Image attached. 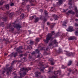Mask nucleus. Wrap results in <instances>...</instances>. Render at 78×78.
<instances>
[{"label":"nucleus","mask_w":78,"mask_h":78,"mask_svg":"<svg viewBox=\"0 0 78 78\" xmlns=\"http://www.w3.org/2000/svg\"><path fill=\"white\" fill-rule=\"evenodd\" d=\"M9 56H11V57L13 56V53H12L10 55H9Z\"/></svg>","instance_id":"obj_43"},{"label":"nucleus","mask_w":78,"mask_h":78,"mask_svg":"<svg viewBox=\"0 0 78 78\" xmlns=\"http://www.w3.org/2000/svg\"><path fill=\"white\" fill-rule=\"evenodd\" d=\"M34 17H36V16L35 15H34L30 17V20H33V19H34Z\"/></svg>","instance_id":"obj_23"},{"label":"nucleus","mask_w":78,"mask_h":78,"mask_svg":"<svg viewBox=\"0 0 78 78\" xmlns=\"http://www.w3.org/2000/svg\"><path fill=\"white\" fill-rule=\"evenodd\" d=\"M76 39V38L75 37L72 36L69 37L68 40L69 41H72V40H74V39Z\"/></svg>","instance_id":"obj_10"},{"label":"nucleus","mask_w":78,"mask_h":78,"mask_svg":"<svg viewBox=\"0 0 78 78\" xmlns=\"http://www.w3.org/2000/svg\"><path fill=\"white\" fill-rule=\"evenodd\" d=\"M52 42L53 45L55 44H58V43L57 42V41H56V40H54Z\"/></svg>","instance_id":"obj_18"},{"label":"nucleus","mask_w":78,"mask_h":78,"mask_svg":"<svg viewBox=\"0 0 78 78\" xmlns=\"http://www.w3.org/2000/svg\"><path fill=\"white\" fill-rule=\"evenodd\" d=\"M69 72H70V73L72 72V70H71V69H69Z\"/></svg>","instance_id":"obj_59"},{"label":"nucleus","mask_w":78,"mask_h":78,"mask_svg":"<svg viewBox=\"0 0 78 78\" xmlns=\"http://www.w3.org/2000/svg\"><path fill=\"white\" fill-rule=\"evenodd\" d=\"M19 11H20V12H21V11H23V9H20L19 10Z\"/></svg>","instance_id":"obj_48"},{"label":"nucleus","mask_w":78,"mask_h":78,"mask_svg":"<svg viewBox=\"0 0 78 78\" xmlns=\"http://www.w3.org/2000/svg\"><path fill=\"white\" fill-rule=\"evenodd\" d=\"M66 55L68 56H73V57L75 55V52H68L66 53Z\"/></svg>","instance_id":"obj_6"},{"label":"nucleus","mask_w":78,"mask_h":78,"mask_svg":"<svg viewBox=\"0 0 78 78\" xmlns=\"http://www.w3.org/2000/svg\"><path fill=\"white\" fill-rule=\"evenodd\" d=\"M28 32H29V34H31V30H28Z\"/></svg>","instance_id":"obj_63"},{"label":"nucleus","mask_w":78,"mask_h":78,"mask_svg":"<svg viewBox=\"0 0 78 78\" xmlns=\"http://www.w3.org/2000/svg\"><path fill=\"white\" fill-rule=\"evenodd\" d=\"M14 62H17V61L16 60H15L12 62V64H13L14 63Z\"/></svg>","instance_id":"obj_45"},{"label":"nucleus","mask_w":78,"mask_h":78,"mask_svg":"<svg viewBox=\"0 0 78 78\" xmlns=\"http://www.w3.org/2000/svg\"><path fill=\"white\" fill-rule=\"evenodd\" d=\"M20 58H22V57H23V54H21L19 55Z\"/></svg>","instance_id":"obj_47"},{"label":"nucleus","mask_w":78,"mask_h":78,"mask_svg":"<svg viewBox=\"0 0 78 78\" xmlns=\"http://www.w3.org/2000/svg\"><path fill=\"white\" fill-rule=\"evenodd\" d=\"M68 4L69 5H72V2H69Z\"/></svg>","instance_id":"obj_54"},{"label":"nucleus","mask_w":78,"mask_h":78,"mask_svg":"<svg viewBox=\"0 0 78 78\" xmlns=\"http://www.w3.org/2000/svg\"><path fill=\"white\" fill-rule=\"evenodd\" d=\"M19 77V76H15L13 78H18Z\"/></svg>","instance_id":"obj_52"},{"label":"nucleus","mask_w":78,"mask_h":78,"mask_svg":"<svg viewBox=\"0 0 78 78\" xmlns=\"http://www.w3.org/2000/svg\"><path fill=\"white\" fill-rule=\"evenodd\" d=\"M47 25H50V23L49 22H47Z\"/></svg>","instance_id":"obj_53"},{"label":"nucleus","mask_w":78,"mask_h":78,"mask_svg":"<svg viewBox=\"0 0 78 78\" xmlns=\"http://www.w3.org/2000/svg\"><path fill=\"white\" fill-rule=\"evenodd\" d=\"M40 20H43V22H42V23H43L44 24L47 21V19L45 17L42 16H40Z\"/></svg>","instance_id":"obj_5"},{"label":"nucleus","mask_w":78,"mask_h":78,"mask_svg":"<svg viewBox=\"0 0 78 78\" xmlns=\"http://www.w3.org/2000/svg\"><path fill=\"white\" fill-rule=\"evenodd\" d=\"M35 74L36 76H39V75H41V73L39 72H37L35 73Z\"/></svg>","instance_id":"obj_20"},{"label":"nucleus","mask_w":78,"mask_h":78,"mask_svg":"<svg viewBox=\"0 0 78 78\" xmlns=\"http://www.w3.org/2000/svg\"><path fill=\"white\" fill-rule=\"evenodd\" d=\"M48 61H50V62H52V61H54L53 60V58H51L50 59H49L48 60Z\"/></svg>","instance_id":"obj_29"},{"label":"nucleus","mask_w":78,"mask_h":78,"mask_svg":"<svg viewBox=\"0 0 78 78\" xmlns=\"http://www.w3.org/2000/svg\"><path fill=\"white\" fill-rule=\"evenodd\" d=\"M48 48H46V51H47V50H48Z\"/></svg>","instance_id":"obj_62"},{"label":"nucleus","mask_w":78,"mask_h":78,"mask_svg":"<svg viewBox=\"0 0 78 78\" xmlns=\"http://www.w3.org/2000/svg\"><path fill=\"white\" fill-rule=\"evenodd\" d=\"M58 73L59 72L58 71H55L54 72V74H55V75H57V74H58Z\"/></svg>","instance_id":"obj_35"},{"label":"nucleus","mask_w":78,"mask_h":78,"mask_svg":"<svg viewBox=\"0 0 78 78\" xmlns=\"http://www.w3.org/2000/svg\"><path fill=\"white\" fill-rule=\"evenodd\" d=\"M64 23L65 24H62L63 26H66V22H65Z\"/></svg>","instance_id":"obj_50"},{"label":"nucleus","mask_w":78,"mask_h":78,"mask_svg":"<svg viewBox=\"0 0 78 78\" xmlns=\"http://www.w3.org/2000/svg\"><path fill=\"white\" fill-rule=\"evenodd\" d=\"M40 11L41 12H43V10L42 9H41L40 10Z\"/></svg>","instance_id":"obj_57"},{"label":"nucleus","mask_w":78,"mask_h":78,"mask_svg":"<svg viewBox=\"0 0 78 78\" xmlns=\"http://www.w3.org/2000/svg\"><path fill=\"white\" fill-rule=\"evenodd\" d=\"M12 69V66L9 67L7 69V71H6L7 73L6 74L7 75L9 76V73H11V72H12V71L11 70Z\"/></svg>","instance_id":"obj_4"},{"label":"nucleus","mask_w":78,"mask_h":78,"mask_svg":"<svg viewBox=\"0 0 78 78\" xmlns=\"http://www.w3.org/2000/svg\"><path fill=\"white\" fill-rule=\"evenodd\" d=\"M53 17H54V19H55V20H58V18H59V17L58 16H57V15L55 14L53 15H52Z\"/></svg>","instance_id":"obj_13"},{"label":"nucleus","mask_w":78,"mask_h":78,"mask_svg":"<svg viewBox=\"0 0 78 78\" xmlns=\"http://www.w3.org/2000/svg\"><path fill=\"white\" fill-rule=\"evenodd\" d=\"M5 7L7 9H9V4H7L5 5Z\"/></svg>","instance_id":"obj_22"},{"label":"nucleus","mask_w":78,"mask_h":78,"mask_svg":"<svg viewBox=\"0 0 78 78\" xmlns=\"http://www.w3.org/2000/svg\"><path fill=\"white\" fill-rule=\"evenodd\" d=\"M33 43H34V42L33 41H30V45H33Z\"/></svg>","instance_id":"obj_39"},{"label":"nucleus","mask_w":78,"mask_h":78,"mask_svg":"<svg viewBox=\"0 0 78 78\" xmlns=\"http://www.w3.org/2000/svg\"><path fill=\"white\" fill-rule=\"evenodd\" d=\"M74 26L75 27H78V24H77V23H75L74 24Z\"/></svg>","instance_id":"obj_46"},{"label":"nucleus","mask_w":78,"mask_h":78,"mask_svg":"<svg viewBox=\"0 0 78 78\" xmlns=\"http://www.w3.org/2000/svg\"><path fill=\"white\" fill-rule=\"evenodd\" d=\"M75 21H76V22H77V21H78V19H75Z\"/></svg>","instance_id":"obj_64"},{"label":"nucleus","mask_w":78,"mask_h":78,"mask_svg":"<svg viewBox=\"0 0 78 78\" xmlns=\"http://www.w3.org/2000/svg\"><path fill=\"white\" fill-rule=\"evenodd\" d=\"M12 74H13V75H16V73H15V72H13L12 73Z\"/></svg>","instance_id":"obj_61"},{"label":"nucleus","mask_w":78,"mask_h":78,"mask_svg":"<svg viewBox=\"0 0 78 78\" xmlns=\"http://www.w3.org/2000/svg\"><path fill=\"white\" fill-rule=\"evenodd\" d=\"M44 14H45V16H48V13L47 12V11H46V10L44 11Z\"/></svg>","instance_id":"obj_27"},{"label":"nucleus","mask_w":78,"mask_h":78,"mask_svg":"<svg viewBox=\"0 0 78 78\" xmlns=\"http://www.w3.org/2000/svg\"><path fill=\"white\" fill-rule=\"evenodd\" d=\"M40 39L41 38H36L35 39V41H36L37 42H39V41H40Z\"/></svg>","instance_id":"obj_26"},{"label":"nucleus","mask_w":78,"mask_h":78,"mask_svg":"<svg viewBox=\"0 0 78 78\" xmlns=\"http://www.w3.org/2000/svg\"><path fill=\"white\" fill-rule=\"evenodd\" d=\"M35 52L36 53H39V50L38 49H36L35 50Z\"/></svg>","instance_id":"obj_37"},{"label":"nucleus","mask_w":78,"mask_h":78,"mask_svg":"<svg viewBox=\"0 0 78 78\" xmlns=\"http://www.w3.org/2000/svg\"><path fill=\"white\" fill-rule=\"evenodd\" d=\"M53 42H51L48 45V46H50V47H51V46H53Z\"/></svg>","instance_id":"obj_28"},{"label":"nucleus","mask_w":78,"mask_h":78,"mask_svg":"<svg viewBox=\"0 0 78 78\" xmlns=\"http://www.w3.org/2000/svg\"><path fill=\"white\" fill-rule=\"evenodd\" d=\"M32 55H34L35 54V52L34 51H33L32 53H31Z\"/></svg>","instance_id":"obj_49"},{"label":"nucleus","mask_w":78,"mask_h":78,"mask_svg":"<svg viewBox=\"0 0 78 78\" xmlns=\"http://www.w3.org/2000/svg\"><path fill=\"white\" fill-rule=\"evenodd\" d=\"M72 8V7L71 5L69 6V9H71V8Z\"/></svg>","instance_id":"obj_60"},{"label":"nucleus","mask_w":78,"mask_h":78,"mask_svg":"<svg viewBox=\"0 0 78 78\" xmlns=\"http://www.w3.org/2000/svg\"><path fill=\"white\" fill-rule=\"evenodd\" d=\"M14 28H16V29H18L19 28V30L21 28V26H20L19 24H16L15 26H14Z\"/></svg>","instance_id":"obj_11"},{"label":"nucleus","mask_w":78,"mask_h":78,"mask_svg":"<svg viewBox=\"0 0 78 78\" xmlns=\"http://www.w3.org/2000/svg\"><path fill=\"white\" fill-rule=\"evenodd\" d=\"M14 13L13 12H11L10 13H9V16L10 18H11V19H12V17L13 16V15H14Z\"/></svg>","instance_id":"obj_14"},{"label":"nucleus","mask_w":78,"mask_h":78,"mask_svg":"<svg viewBox=\"0 0 78 78\" xmlns=\"http://www.w3.org/2000/svg\"><path fill=\"white\" fill-rule=\"evenodd\" d=\"M29 58H30V59H31V56H30V54H29Z\"/></svg>","instance_id":"obj_58"},{"label":"nucleus","mask_w":78,"mask_h":78,"mask_svg":"<svg viewBox=\"0 0 78 78\" xmlns=\"http://www.w3.org/2000/svg\"><path fill=\"white\" fill-rule=\"evenodd\" d=\"M72 62L73 61H69L68 62V66H70V65L72 64Z\"/></svg>","instance_id":"obj_24"},{"label":"nucleus","mask_w":78,"mask_h":78,"mask_svg":"<svg viewBox=\"0 0 78 78\" xmlns=\"http://www.w3.org/2000/svg\"><path fill=\"white\" fill-rule=\"evenodd\" d=\"M56 52L57 53H61L62 52V50H61V49L59 48L58 50L56 51Z\"/></svg>","instance_id":"obj_21"},{"label":"nucleus","mask_w":78,"mask_h":78,"mask_svg":"<svg viewBox=\"0 0 78 78\" xmlns=\"http://www.w3.org/2000/svg\"><path fill=\"white\" fill-rule=\"evenodd\" d=\"M51 65H55V62H54V60H53L52 62H51Z\"/></svg>","instance_id":"obj_34"},{"label":"nucleus","mask_w":78,"mask_h":78,"mask_svg":"<svg viewBox=\"0 0 78 78\" xmlns=\"http://www.w3.org/2000/svg\"><path fill=\"white\" fill-rule=\"evenodd\" d=\"M62 69H65V66L63 65H62Z\"/></svg>","instance_id":"obj_55"},{"label":"nucleus","mask_w":78,"mask_h":78,"mask_svg":"<svg viewBox=\"0 0 78 78\" xmlns=\"http://www.w3.org/2000/svg\"><path fill=\"white\" fill-rule=\"evenodd\" d=\"M3 70L4 71H2V74H4V73H5V71H6V69H5V68Z\"/></svg>","instance_id":"obj_38"},{"label":"nucleus","mask_w":78,"mask_h":78,"mask_svg":"<svg viewBox=\"0 0 78 78\" xmlns=\"http://www.w3.org/2000/svg\"><path fill=\"white\" fill-rule=\"evenodd\" d=\"M66 30L68 31H70V32H72V31H73L74 30H73V27L69 26V27L68 29Z\"/></svg>","instance_id":"obj_9"},{"label":"nucleus","mask_w":78,"mask_h":78,"mask_svg":"<svg viewBox=\"0 0 78 78\" xmlns=\"http://www.w3.org/2000/svg\"><path fill=\"white\" fill-rule=\"evenodd\" d=\"M58 0V2H57V6H58V5H62V3L63 2L62 1V0Z\"/></svg>","instance_id":"obj_12"},{"label":"nucleus","mask_w":78,"mask_h":78,"mask_svg":"<svg viewBox=\"0 0 78 78\" xmlns=\"http://www.w3.org/2000/svg\"><path fill=\"white\" fill-rule=\"evenodd\" d=\"M11 6H14V4L13 3H12L10 4Z\"/></svg>","instance_id":"obj_40"},{"label":"nucleus","mask_w":78,"mask_h":78,"mask_svg":"<svg viewBox=\"0 0 78 78\" xmlns=\"http://www.w3.org/2000/svg\"><path fill=\"white\" fill-rule=\"evenodd\" d=\"M56 76L57 77V76H58V75H56L55 76H53L51 77H50V78H57L56 77Z\"/></svg>","instance_id":"obj_30"},{"label":"nucleus","mask_w":78,"mask_h":78,"mask_svg":"<svg viewBox=\"0 0 78 78\" xmlns=\"http://www.w3.org/2000/svg\"><path fill=\"white\" fill-rule=\"evenodd\" d=\"M17 52H15V53H13V56L14 58H16L17 56Z\"/></svg>","instance_id":"obj_25"},{"label":"nucleus","mask_w":78,"mask_h":78,"mask_svg":"<svg viewBox=\"0 0 78 78\" xmlns=\"http://www.w3.org/2000/svg\"><path fill=\"white\" fill-rule=\"evenodd\" d=\"M40 18H39L38 17H37L35 19L34 22L35 23H37V22L39 21V20H40Z\"/></svg>","instance_id":"obj_15"},{"label":"nucleus","mask_w":78,"mask_h":78,"mask_svg":"<svg viewBox=\"0 0 78 78\" xmlns=\"http://www.w3.org/2000/svg\"><path fill=\"white\" fill-rule=\"evenodd\" d=\"M74 9L75 11L76 12H77V13H78V9H77V8H76V7Z\"/></svg>","instance_id":"obj_33"},{"label":"nucleus","mask_w":78,"mask_h":78,"mask_svg":"<svg viewBox=\"0 0 78 78\" xmlns=\"http://www.w3.org/2000/svg\"><path fill=\"white\" fill-rule=\"evenodd\" d=\"M21 18H22V19H23L24 18V14H22L20 16Z\"/></svg>","instance_id":"obj_31"},{"label":"nucleus","mask_w":78,"mask_h":78,"mask_svg":"<svg viewBox=\"0 0 78 78\" xmlns=\"http://www.w3.org/2000/svg\"><path fill=\"white\" fill-rule=\"evenodd\" d=\"M75 34L76 35H78V31H76Z\"/></svg>","instance_id":"obj_42"},{"label":"nucleus","mask_w":78,"mask_h":78,"mask_svg":"<svg viewBox=\"0 0 78 78\" xmlns=\"http://www.w3.org/2000/svg\"><path fill=\"white\" fill-rule=\"evenodd\" d=\"M69 3H72V0H69Z\"/></svg>","instance_id":"obj_56"},{"label":"nucleus","mask_w":78,"mask_h":78,"mask_svg":"<svg viewBox=\"0 0 78 78\" xmlns=\"http://www.w3.org/2000/svg\"><path fill=\"white\" fill-rule=\"evenodd\" d=\"M0 18L1 19H2V20L3 21H6V20H7V17H4L3 18H1L0 17Z\"/></svg>","instance_id":"obj_17"},{"label":"nucleus","mask_w":78,"mask_h":78,"mask_svg":"<svg viewBox=\"0 0 78 78\" xmlns=\"http://www.w3.org/2000/svg\"><path fill=\"white\" fill-rule=\"evenodd\" d=\"M55 34V32L52 31L51 33H48L47 35L48 36L46 38V39L44 40V41L46 44H48L49 42V41H53V39L55 38L54 37H52V36Z\"/></svg>","instance_id":"obj_2"},{"label":"nucleus","mask_w":78,"mask_h":78,"mask_svg":"<svg viewBox=\"0 0 78 78\" xmlns=\"http://www.w3.org/2000/svg\"><path fill=\"white\" fill-rule=\"evenodd\" d=\"M30 70H31V68H26L23 67L21 68L19 72L20 77L18 78H22L25 75H27V73L26 72H27L28 71Z\"/></svg>","instance_id":"obj_1"},{"label":"nucleus","mask_w":78,"mask_h":78,"mask_svg":"<svg viewBox=\"0 0 78 78\" xmlns=\"http://www.w3.org/2000/svg\"><path fill=\"white\" fill-rule=\"evenodd\" d=\"M15 25V23H11L10 24L8 25L7 27V29H9V31H14V28H13L14 27V25Z\"/></svg>","instance_id":"obj_3"},{"label":"nucleus","mask_w":78,"mask_h":78,"mask_svg":"<svg viewBox=\"0 0 78 78\" xmlns=\"http://www.w3.org/2000/svg\"><path fill=\"white\" fill-rule=\"evenodd\" d=\"M22 48V46H20L19 48H18L16 49V51L17 53H22V51H21V49Z\"/></svg>","instance_id":"obj_7"},{"label":"nucleus","mask_w":78,"mask_h":78,"mask_svg":"<svg viewBox=\"0 0 78 78\" xmlns=\"http://www.w3.org/2000/svg\"><path fill=\"white\" fill-rule=\"evenodd\" d=\"M26 8L27 10H29V9H30V5H27Z\"/></svg>","instance_id":"obj_32"},{"label":"nucleus","mask_w":78,"mask_h":78,"mask_svg":"<svg viewBox=\"0 0 78 78\" xmlns=\"http://www.w3.org/2000/svg\"><path fill=\"white\" fill-rule=\"evenodd\" d=\"M3 5V3H2V2L0 1V6H2Z\"/></svg>","instance_id":"obj_44"},{"label":"nucleus","mask_w":78,"mask_h":78,"mask_svg":"<svg viewBox=\"0 0 78 78\" xmlns=\"http://www.w3.org/2000/svg\"><path fill=\"white\" fill-rule=\"evenodd\" d=\"M67 10H68V9H67L66 10H65L64 9H63V12H66L67 11Z\"/></svg>","instance_id":"obj_41"},{"label":"nucleus","mask_w":78,"mask_h":78,"mask_svg":"<svg viewBox=\"0 0 78 78\" xmlns=\"http://www.w3.org/2000/svg\"><path fill=\"white\" fill-rule=\"evenodd\" d=\"M2 41H5L6 44H8L9 43V42H10L9 41V39L7 40H6L5 38H4V39H3L2 40Z\"/></svg>","instance_id":"obj_16"},{"label":"nucleus","mask_w":78,"mask_h":78,"mask_svg":"<svg viewBox=\"0 0 78 78\" xmlns=\"http://www.w3.org/2000/svg\"><path fill=\"white\" fill-rule=\"evenodd\" d=\"M51 72V69H49L48 72V73H50V72Z\"/></svg>","instance_id":"obj_51"},{"label":"nucleus","mask_w":78,"mask_h":78,"mask_svg":"<svg viewBox=\"0 0 78 78\" xmlns=\"http://www.w3.org/2000/svg\"><path fill=\"white\" fill-rule=\"evenodd\" d=\"M66 14L67 15H69L70 14H75V12L73 11V10H69L68 12L66 13Z\"/></svg>","instance_id":"obj_8"},{"label":"nucleus","mask_w":78,"mask_h":78,"mask_svg":"<svg viewBox=\"0 0 78 78\" xmlns=\"http://www.w3.org/2000/svg\"><path fill=\"white\" fill-rule=\"evenodd\" d=\"M55 24H56L55 23H53V24L51 25L50 26V28H51V29L53 28H54V27H55Z\"/></svg>","instance_id":"obj_19"},{"label":"nucleus","mask_w":78,"mask_h":78,"mask_svg":"<svg viewBox=\"0 0 78 78\" xmlns=\"http://www.w3.org/2000/svg\"><path fill=\"white\" fill-rule=\"evenodd\" d=\"M4 23H1L0 24V26H1V27H4L5 26V25L3 24Z\"/></svg>","instance_id":"obj_36"}]
</instances>
